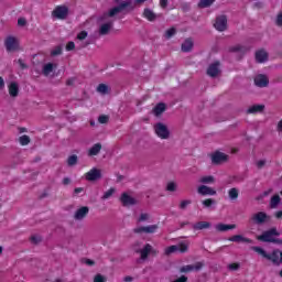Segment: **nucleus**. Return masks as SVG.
I'll return each mask as SVG.
<instances>
[{
    "mask_svg": "<svg viewBox=\"0 0 282 282\" xmlns=\"http://www.w3.org/2000/svg\"><path fill=\"white\" fill-rule=\"evenodd\" d=\"M251 250H253V252H257L258 254L263 257V259H267L268 261H272L274 265H280L281 251L279 249L273 250L272 253H268L265 250H263V248L253 246L251 247Z\"/></svg>",
    "mask_w": 282,
    "mask_h": 282,
    "instance_id": "1",
    "label": "nucleus"
},
{
    "mask_svg": "<svg viewBox=\"0 0 282 282\" xmlns=\"http://www.w3.org/2000/svg\"><path fill=\"white\" fill-rule=\"evenodd\" d=\"M123 10L126 13L133 12V10H135V6H133L131 0L119 2L116 7L109 10L108 17H116V14H120V12H123Z\"/></svg>",
    "mask_w": 282,
    "mask_h": 282,
    "instance_id": "2",
    "label": "nucleus"
},
{
    "mask_svg": "<svg viewBox=\"0 0 282 282\" xmlns=\"http://www.w3.org/2000/svg\"><path fill=\"white\" fill-rule=\"evenodd\" d=\"M281 232L276 230L275 227L262 232V235L258 236V241H263L264 243H272L274 237H280Z\"/></svg>",
    "mask_w": 282,
    "mask_h": 282,
    "instance_id": "3",
    "label": "nucleus"
},
{
    "mask_svg": "<svg viewBox=\"0 0 282 282\" xmlns=\"http://www.w3.org/2000/svg\"><path fill=\"white\" fill-rule=\"evenodd\" d=\"M154 132L161 140H169L171 138V130L162 122L154 124Z\"/></svg>",
    "mask_w": 282,
    "mask_h": 282,
    "instance_id": "4",
    "label": "nucleus"
},
{
    "mask_svg": "<svg viewBox=\"0 0 282 282\" xmlns=\"http://www.w3.org/2000/svg\"><path fill=\"white\" fill-rule=\"evenodd\" d=\"M230 160V156L221 151H216L212 154V164L219 166V164H226Z\"/></svg>",
    "mask_w": 282,
    "mask_h": 282,
    "instance_id": "5",
    "label": "nucleus"
},
{
    "mask_svg": "<svg viewBox=\"0 0 282 282\" xmlns=\"http://www.w3.org/2000/svg\"><path fill=\"white\" fill-rule=\"evenodd\" d=\"M220 66L221 63L219 61L209 64L206 70L207 76H209L210 78H217V76L221 74V68H219Z\"/></svg>",
    "mask_w": 282,
    "mask_h": 282,
    "instance_id": "6",
    "label": "nucleus"
},
{
    "mask_svg": "<svg viewBox=\"0 0 282 282\" xmlns=\"http://www.w3.org/2000/svg\"><path fill=\"white\" fill-rule=\"evenodd\" d=\"M215 30L218 32H226L228 30V17L226 15H218L216 18V22L214 23Z\"/></svg>",
    "mask_w": 282,
    "mask_h": 282,
    "instance_id": "7",
    "label": "nucleus"
},
{
    "mask_svg": "<svg viewBox=\"0 0 282 282\" xmlns=\"http://www.w3.org/2000/svg\"><path fill=\"white\" fill-rule=\"evenodd\" d=\"M85 180H87V182H98V180H102V171L98 167H93L85 174Z\"/></svg>",
    "mask_w": 282,
    "mask_h": 282,
    "instance_id": "8",
    "label": "nucleus"
},
{
    "mask_svg": "<svg viewBox=\"0 0 282 282\" xmlns=\"http://www.w3.org/2000/svg\"><path fill=\"white\" fill-rule=\"evenodd\" d=\"M268 219H270V216H268V214H265L264 212H259L251 216L250 221H252V224H256L257 226H263V224H265Z\"/></svg>",
    "mask_w": 282,
    "mask_h": 282,
    "instance_id": "9",
    "label": "nucleus"
},
{
    "mask_svg": "<svg viewBox=\"0 0 282 282\" xmlns=\"http://www.w3.org/2000/svg\"><path fill=\"white\" fill-rule=\"evenodd\" d=\"M160 227L158 225H149L145 227H137L133 229L134 235H153Z\"/></svg>",
    "mask_w": 282,
    "mask_h": 282,
    "instance_id": "10",
    "label": "nucleus"
},
{
    "mask_svg": "<svg viewBox=\"0 0 282 282\" xmlns=\"http://www.w3.org/2000/svg\"><path fill=\"white\" fill-rule=\"evenodd\" d=\"M160 227L158 225H149L145 227H137L133 229L134 235H153Z\"/></svg>",
    "mask_w": 282,
    "mask_h": 282,
    "instance_id": "11",
    "label": "nucleus"
},
{
    "mask_svg": "<svg viewBox=\"0 0 282 282\" xmlns=\"http://www.w3.org/2000/svg\"><path fill=\"white\" fill-rule=\"evenodd\" d=\"M68 14H69V8L65 6H58L53 11V17H55V19L65 20L67 19Z\"/></svg>",
    "mask_w": 282,
    "mask_h": 282,
    "instance_id": "12",
    "label": "nucleus"
},
{
    "mask_svg": "<svg viewBox=\"0 0 282 282\" xmlns=\"http://www.w3.org/2000/svg\"><path fill=\"white\" fill-rule=\"evenodd\" d=\"M120 202L122 206L129 207V206H135L138 204V199L129 195V193L123 192L120 196Z\"/></svg>",
    "mask_w": 282,
    "mask_h": 282,
    "instance_id": "13",
    "label": "nucleus"
},
{
    "mask_svg": "<svg viewBox=\"0 0 282 282\" xmlns=\"http://www.w3.org/2000/svg\"><path fill=\"white\" fill-rule=\"evenodd\" d=\"M152 246L147 243L142 249H134L137 254H140L141 261H147L149 259V254H151Z\"/></svg>",
    "mask_w": 282,
    "mask_h": 282,
    "instance_id": "14",
    "label": "nucleus"
},
{
    "mask_svg": "<svg viewBox=\"0 0 282 282\" xmlns=\"http://www.w3.org/2000/svg\"><path fill=\"white\" fill-rule=\"evenodd\" d=\"M253 83L256 85V87H268V85H270V79L268 78L267 75L263 74H259L254 77Z\"/></svg>",
    "mask_w": 282,
    "mask_h": 282,
    "instance_id": "15",
    "label": "nucleus"
},
{
    "mask_svg": "<svg viewBox=\"0 0 282 282\" xmlns=\"http://www.w3.org/2000/svg\"><path fill=\"white\" fill-rule=\"evenodd\" d=\"M4 45L7 52H17V50H19V43L17 42V37L14 36L7 37Z\"/></svg>",
    "mask_w": 282,
    "mask_h": 282,
    "instance_id": "16",
    "label": "nucleus"
},
{
    "mask_svg": "<svg viewBox=\"0 0 282 282\" xmlns=\"http://www.w3.org/2000/svg\"><path fill=\"white\" fill-rule=\"evenodd\" d=\"M204 268V263L202 262H197L196 264H187V265H184L180 269V272L182 273H188V272H199V270H202Z\"/></svg>",
    "mask_w": 282,
    "mask_h": 282,
    "instance_id": "17",
    "label": "nucleus"
},
{
    "mask_svg": "<svg viewBox=\"0 0 282 282\" xmlns=\"http://www.w3.org/2000/svg\"><path fill=\"white\" fill-rule=\"evenodd\" d=\"M87 215H89V208L87 206H83L75 212L74 219L75 221H83Z\"/></svg>",
    "mask_w": 282,
    "mask_h": 282,
    "instance_id": "18",
    "label": "nucleus"
},
{
    "mask_svg": "<svg viewBox=\"0 0 282 282\" xmlns=\"http://www.w3.org/2000/svg\"><path fill=\"white\" fill-rule=\"evenodd\" d=\"M199 195H217V191L213 189V187H208L206 185H200L197 189Z\"/></svg>",
    "mask_w": 282,
    "mask_h": 282,
    "instance_id": "19",
    "label": "nucleus"
},
{
    "mask_svg": "<svg viewBox=\"0 0 282 282\" xmlns=\"http://www.w3.org/2000/svg\"><path fill=\"white\" fill-rule=\"evenodd\" d=\"M111 28H113V22H107L100 25L99 28V35L107 36L109 32H111Z\"/></svg>",
    "mask_w": 282,
    "mask_h": 282,
    "instance_id": "20",
    "label": "nucleus"
},
{
    "mask_svg": "<svg viewBox=\"0 0 282 282\" xmlns=\"http://www.w3.org/2000/svg\"><path fill=\"white\" fill-rule=\"evenodd\" d=\"M217 232H228V230H235V228H237V225L232 224V225H226V224H217L215 226Z\"/></svg>",
    "mask_w": 282,
    "mask_h": 282,
    "instance_id": "21",
    "label": "nucleus"
},
{
    "mask_svg": "<svg viewBox=\"0 0 282 282\" xmlns=\"http://www.w3.org/2000/svg\"><path fill=\"white\" fill-rule=\"evenodd\" d=\"M229 241H234L235 243H253L252 239L246 238L241 235H235L230 237Z\"/></svg>",
    "mask_w": 282,
    "mask_h": 282,
    "instance_id": "22",
    "label": "nucleus"
},
{
    "mask_svg": "<svg viewBox=\"0 0 282 282\" xmlns=\"http://www.w3.org/2000/svg\"><path fill=\"white\" fill-rule=\"evenodd\" d=\"M268 52L265 50H259L256 52V63H267Z\"/></svg>",
    "mask_w": 282,
    "mask_h": 282,
    "instance_id": "23",
    "label": "nucleus"
},
{
    "mask_svg": "<svg viewBox=\"0 0 282 282\" xmlns=\"http://www.w3.org/2000/svg\"><path fill=\"white\" fill-rule=\"evenodd\" d=\"M193 230H206L210 228L209 221H198L192 225Z\"/></svg>",
    "mask_w": 282,
    "mask_h": 282,
    "instance_id": "24",
    "label": "nucleus"
},
{
    "mask_svg": "<svg viewBox=\"0 0 282 282\" xmlns=\"http://www.w3.org/2000/svg\"><path fill=\"white\" fill-rule=\"evenodd\" d=\"M143 17L144 19H148L150 22H153L158 19V14H155V12H153V10L145 8L143 10Z\"/></svg>",
    "mask_w": 282,
    "mask_h": 282,
    "instance_id": "25",
    "label": "nucleus"
},
{
    "mask_svg": "<svg viewBox=\"0 0 282 282\" xmlns=\"http://www.w3.org/2000/svg\"><path fill=\"white\" fill-rule=\"evenodd\" d=\"M193 45H194L193 40L186 39L182 44L181 50L182 52H185V53L193 52Z\"/></svg>",
    "mask_w": 282,
    "mask_h": 282,
    "instance_id": "26",
    "label": "nucleus"
},
{
    "mask_svg": "<svg viewBox=\"0 0 282 282\" xmlns=\"http://www.w3.org/2000/svg\"><path fill=\"white\" fill-rule=\"evenodd\" d=\"M9 94L10 96H12V98H17V96H19V84H17L15 82H12L9 85Z\"/></svg>",
    "mask_w": 282,
    "mask_h": 282,
    "instance_id": "27",
    "label": "nucleus"
},
{
    "mask_svg": "<svg viewBox=\"0 0 282 282\" xmlns=\"http://www.w3.org/2000/svg\"><path fill=\"white\" fill-rule=\"evenodd\" d=\"M101 150H102V144L96 143V144H94V145L89 149L88 155H90V156L98 155V153H100Z\"/></svg>",
    "mask_w": 282,
    "mask_h": 282,
    "instance_id": "28",
    "label": "nucleus"
},
{
    "mask_svg": "<svg viewBox=\"0 0 282 282\" xmlns=\"http://www.w3.org/2000/svg\"><path fill=\"white\" fill-rule=\"evenodd\" d=\"M228 195L231 202H236V199L239 198V189L237 187H232L229 189Z\"/></svg>",
    "mask_w": 282,
    "mask_h": 282,
    "instance_id": "29",
    "label": "nucleus"
},
{
    "mask_svg": "<svg viewBox=\"0 0 282 282\" xmlns=\"http://www.w3.org/2000/svg\"><path fill=\"white\" fill-rule=\"evenodd\" d=\"M54 67H56V64L47 63L43 66L42 74L44 76H47L51 72H54Z\"/></svg>",
    "mask_w": 282,
    "mask_h": 282,
    "instance_id": "30",
    "label": "nucleus"
},
{
    "mask_svg": "<svg viewBox=\"0 0 282 282\" xmlns=\"http://www.w3.org/2000/svg\"><path fill=\"white\" fill-rule=\"evenodd\" d=\"M98 94H102V96H107L111 89L106 84H99L97 87Z\"/></svg>",
    "mask_w": 282,
    "mask_h": 282,
    "instance_id": "31",
    "label": "nucleus"
},
{
    "mask_svg": "<svg viewBox=\"0 0 282 282\" xmlns=\"http://www.w3.org/2000/svg\"><path fill=\"white\" fill-rule=\"evenodd\" d=\"M279 204H281V196L279 195H274L271 200H270V207L271 208H276V206H279Z\"/></svg>",
    "mask_w": 282,
    "mask_h": 282,
    "instance_id": "32",
    "label": "nucleus"
},
{
    "mask_svg": "<svg viewBox=\"0 0 282 282\" xmlns=\"http://www.w3.org/2000/svg\"><path fill=\"white\" fill-rule=\"evenodd\" d=\"M164 111H166V107H154L152 109V113L156 117L160 118V116H162V113H164Z\"/></svg>",
    "mask_w": 282,
    "mask_h": 282,
    "instance_id": "33",
    "label": "nucleus"
},
{
    "mask_svg": "<svg viewBox=\"0 0 282 282\" xmlns=\"http://www.w3.org/2000/svg\"><path fill=\"white\" fill-rule=\"evenodd\" d=\"M248 48L247 46H243V45H236L234 47H231L229 51L230 52H241L242 54H246V52H248Z\"/></svg>",
    "mask_w": 282,
    "mask_h": 282,
    "instance_id": "34",
    "label": "nucleus"
},
{
    "mask_svg": "<svg viewBox=\"0 0 282 282\" xmlns=\"http://www.w3.org/2000/svg\"><path fill=\"white\" fill-rule=\"evenodd\" d=\"M263 109H265L264 107H251L249 109L246 110V113H263Z\"/></svg>",
    "mask_w": 282,
    "mask_h": 282,
    "instance_id": "35",
    "label": "nucleus"
},
{
    "mask_svg": "<svg viewBox=\"0 0 282 282\" xmlns=\"http://www.w3.org/2000/svg\"><path fill=\"white\" fill-rule=\"evenodd\" d=\"M202 204L204 208H212V206H215V204H217V200H215L214 198H207L203 200Z\"/></svg>",
    "mask_w": 282,
    "mask_h": 282,
    "instance_id": "36",
    "label": "nucleus"
},
{
    "mask_svg": "<svg viewBox=\"0 0 282 282\" xmlns=\"http://www.w3.org/2000/svg\"><path fill=\"white\" fill-rule=\"evenodd\" d=\"M200 184H215V176H213V175L203 176L200 178Z\"/></svg>",
    "mask_w": 282,
    "mask_h": 282,
    "instance_id": "37",
    "label": "nucleus"
},
{
    "mask_svg": "<svg viewBox=\"0 0 282 282\" xmlns=\"http://www.w3.org/2000/svg\"><path fill=\"white\" fill-rule=\"evenodd\" d=\"M19 142L22 147H28L30 144L31 139L28 134H23L22 137L19 138Z\"/></svg>",
    "mask_w": 282,
    "mask_h": 282,
    "instance_id": "38",
    "label": "nucleus"
},
{
    "mask_svg": "<svg viewBox=\"0 0 282 282\" xmlns=\"http://www.w3.org/2000/svg\"><path fill=\"white\" fill-rule=\"evenodd\" d=\"M215 0H199L198 8H210Z\"/></svg>",
    "mask_w": 282,
    "mask_h": 282,
    "instance_id": "39",
    "label": "nucleus"
},
{
    "mask_svg": "<svg viewBox=\"0 0 282 282\" xmlns=\"http://www.w3.org/2000/svg\"><path fill=\"white\" fill-rule=\"evenodd\" d=\"M175 34H177V29L171 28V29L165 31L164 36H165V39L169 40V39H173V36H175Z\"/></svg>",
    "mask_w": 282,
    "mask_h": 282,
    "instance_id": "40",
    "label": "nucleus"
},
{
    "mask_svg": "<svg viewBox=\"0 0 282 282\" xmlns=\"http://www.w3.org/2000/svg\"><path fill=\"white\" fill-rule=\"evenodd\" d=\"M178 251H180V246L173 245L165 249V254L169 256V254H173V252H178Z\"/></svg>",
    "mask_w": 282,
    "mask_h": 282,
    "instance_id": "41",
    "label": "nucleus"
},
{
    "mask_svg": "<svg viewBox=\"0 0 282 282\" xmlns=\"http://www.w3.org/2000/svg\"><path fill=\"white\" fill-rule=\"evenodd\" d=\"M68 166H76L78 164V156L76 154H73L67 160Z\"/></svg>",
    "mask_w": 282,
    "mask_h": 282,
    "instance_id": "42",
    "label": "nucleus"
},
{
    "mask_svg": "<svg viewBox=\"0 0 282 282\" xmlns=\"http://www.w3.org/2000/svg\"><path fill=\"white\" fill-rule=\"evenodd\" d=\"M63 54V46H55L53 51H51V56H61Z\"/></svg>",
    "mask_w": 282,
    "mask_h": 282,
    "instance_id": "43",
    "label": "nucleus"
},
{
    "mask_svg": "<svg viewBox=\"0 0 282 282\" xmlns=\"http://www.w3.org/2000/svg\"><path fill=\"white\" fill-rule=\"evenodd\" d=\"M166 191H169L170 193H175V191H177V183L175 182L167 183Z\"/></svg>",
    "mask_w": 282,
    "mask_h": 282,
    "instance_id": "44",
    "label": "nucleus"
},
{
    "mask_svg": "<svg viewBox=\"0 0 282 282\" xmlns=\"http://www.w3.org/2000/svg\"><path fill=\"white\" fill-rule=\"evenodd\" d=\"M113 193H116V188L111 187L102 195L101 199H109Z\"/></svg>",
    "mask_w": 282,
    "mask_h": 282,
    "instance_id": "45",
    "label": "nucleus"
},
{
    "mask_svg": "<svg viewBox=\"0 0 282 282\" xmlns=\"http://www.w3.org/2000/svg\"><path fill=\"white\" fill-rule=\"evenodd\" d=\"M98 122L100 124H107V122H109V116L107 115H101L98 117Z\"/></svg>",
    "mask_w": 282,
    "mask_h": 282,
    "instance_id": "46",
    "label": "nucleus"
},
{
    "mask_svg": "<svg viewBox=\"0 0 282 282\" xmlns=\"http://www.w3.org/2000/svg\"><path fill=\"white\" fill-rule=\"evenodd\" d=\"M191 204H193L191 199L182 200L180 204L181 210H186V206H191Z\"/></svg>",
    "mask_w": 282,
    "mask_h": 282,
    "instance_id": "47",
    "label": "nucleus"
},
{
    "mask_svg": "<svg viewBox=\"0 0 282 282\" xmlns=\"http://www.w3.org/2000/svg\"><path fill=\"white\" fill-rule=\"evenodd\" d=\"M240 268H241V264H239V263L228 264V270H230L231 272H237V270H239Z\"/></svg>",
    "mask_w": 282,
    "mask_h": 282,
    "instance_id": "48",
    "label": "nucleus"
},
{
    "mask_svg": "<svg viewBox=\"0 0 282 282\" xmlns=\"http://www.w3.org/2000/svg\"><path fill=\"white\" fill-rule=\"evenodd\" d=\"M94 282H107V278H105L102 274L98 273L95 275Z\"/></svg>",
    "mask_w": 282,
    "mask_h": 282,
    "instance_id": "49",
    "label": "nucleus"
},
{
    "mask_svg": "<svg viewBox=\"0 0 282 282\" xmlns=\"http://www.w3.org/2000/svg\"><path fill=\"white\" fill-rule=\"evenodd\" d=\"M142 221H149V214H141L138 218V224H142Z\"/></svg>",
    "mask_w": 282,
    "mask_h": 282,
    "instance_id": "50",
    "label": "nucleus"
},
{
    "mask_svg": "<svg viewBox=\"0 0 282 282\" xmlns=\"http://www.w3.org/2000/svg\"><path fill=\"white\" fill-rule=\"evenodd\" d=\"M87 35H88L87 31H82L77 34V39L78 41H85V39H87Z\"/></svg>",
    "mask_w": 282,
    "mask_h": 282,
    "instance_id": "51",
    "label": "nucleus"
},
{
    "mask_svg": "<svg viewBox=\"0 0 282 282\" xmlns=\"http://www.w3.org/2000/svg\"><path fill=\"white\" fill-rule=\"evenodd\" d=\"M187 251H188V245H186V243L178 245V252L184 253V252H187Z\"/></svg>",
    "mask_w": 282,
    "mask_h": 282,
    "instance_id": "52",
    "label": "nucleus"
},
{
    "mask_svg": "<svg viewBox=\"0 0 282 282\" xmlns=\"http://www.w3.org/2000/svg\"><path fill=\"white\" fill-rule=\"evenodd\" d=\"M18 25L20 28H24V25H28V20H25V18H19L18 19Z\"/></svg>",
    "mask_w": 282,
    "mask_h": 282,
    "instance_id": "53",
    "label": "nucleus"
},
{
    "mask_svg": "<svg viewBox=\"0 0 282 282\" xmlns=\"http://www.w3.org/2000/svg\"><path fill=\"white\" fill-rule=\"evenodd\" d=\"M76 44L74 42H68L66 45V52H72V50H75Z\"/></svg>",
    "mask_w": 282,
    "mask_h": 282,
    "instance_id": "54",
    "label": "nucleus"
},
{
    "mask_svg": "<svg viewBox=\"0 0 282 282\" xmlns=\"http://www.w3.org/2000/svg\"><path fill=\"white\" fill-rule=\"evenodd\" d=\"M275 24L279 28H282V12L278 14L276 20H275Z\"/></svg>",
    "mask_w": 282,
    "mask_h": 282,
    "instance_id": "55",
    "label": "nucleus"
},
{
    "mask_svg": "<svg viewBox=\"0 0 282 282\" xmlns=\"http://www.w3.org/2000/svg\"><path fill=\"white\" fill-rule=\"evenodd\" d=\"M141 246H142V242L137 241V242H134V243L132 245V250H133L134 252H135V249H137V250H141V249H140Z\"/></svg>",
    "mask_w": 282,
    "mask_h": 282,
    "instance_id": "56",
    "label": "nucleus"
},
{
    "mask_svg": "<svg viewBox=\"0 0 282 282\" xmlns=\"http://www.w3.org/2000/svg\"><path fill=\"white\" fill-rule=\"evenodd\" d=\"M18 64L20 65L21 69H28V64H24L23 59L19 58Z\"/></svg>",
    "mask_w": 282,
    "mask_h": 282,
    "instance_id": "57",
    "label": "nucleus"
},
{
    "mask_svg": "<svg viewBox=\"0 0 282 282\" xmlns=\"http://www.w3.org/2000/svg\"><path fill=\"white\" fill-rule=\"evenodd\" d=\"M62 184L64 186H68V184H72V178L69 177H64L63 181H62Z\"/></svg>",
    "mask_w": 282,
    "mask_h": 282,
    "instance_id": "58",
    "label": "nucleus"
},
{
    "mask_svg": "<svg viewBox=\"0 0 282 282\" xmlns=\"http://www.w3.org/2000/svg\"><path fill=\"white\" fill-rule=\"evenodd\" d=\"M265 166V160H260L257 162V167L258 169H263Z\"/></svg>",
    "mask_w": 282,
    "mask_h": 282,
    "instance_id": "59",
    "label": "nucleus"
},
{
    "mask_svg": "<svg viewBox=\"0 0 282 282\" xmlns=\"http://www.w3.org/2000/svg\"><path fill=\"white\" fill-rule=\"evenodd\" d=\"M74 83H76V78H74V77L68 78V79L66 80V85H67L68 87H72V85H74Z\"/></svg>",
    "mask_w": 282,
    "mask_h": 282,
    "instance_id": "60",
    "label": "nucleus"
},
{
    "mask_svg": "<svg viewBox=\"0 0 282 282\" xmlns=\"http://www.w3.org/2000/svg\"><path fill=\"white\" fill-rule=\"evenodd\" d=\"M31 241H32V243H41V238L36 237V236H32Z\"/></svg>",
    "mask_w": 282,
    "mask_h": 282,
    "instance_id": "61",
    "label": "nucleus"
},
{
    "mask_svg": "<svg viewBox=\"0 0 282 282\" xmlns=\"http://www.w3.org/2000/svg\"><path fill=\"white\" fill-rule=\"evenodd\" d=\"M161 8H167L169 7V0H160Z\"/></svg>",
    "mask_w": 282,
    "mask_h": 282,
    "instance_id": "62",
    "label": "nucleus"
},
{
    "mask_svg": "<svg viewBox=\"0 0 282 282\" xmlns=\"http://www.w3.org/2000/svg\"><path fill=\"white\" fill-rule=\"evenodd\" d=\"M253 8H257L258 10H261V8H263V2L253 3Z\"/></svg>",
    "mask_w": 282,
    "mask_h": 282,
    "instance_id": "63",
    "label": "nucleus"
},
{
    "mask_svg": "<svg viewBox=\"0 0 282 282\" xmlns=\"http://www.w3.org/2000/svg\"><path fill=\"white\" fill-rule=\"evenodd\" d=\"M271 243H278L279 246H282V239L273 238Z\"/></svg>",
    "mask_w": 282,
    "mask_h": 282,
    "instance_id": "64",
    "label": "nucleus"
}]
</instances>
